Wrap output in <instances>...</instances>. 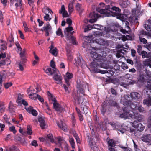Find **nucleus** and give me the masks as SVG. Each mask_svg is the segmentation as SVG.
Segmentation results:
<instances>
[{
  "label": "nucleus",
  "instance_id": "f257e3e1",
  "mask_svg": "<svg viewBox=\"0 0 151 151\" xmlns=\"http://www.w3.org/2000/svg\"><path fill=\"white\" fill-rule=\"evenodd\" d=\"M97 11L101 14H104L106 17L115 16L121 12L119 8L116 6H112L111 5H106L104 9L98 8Z\"/></svg>",
  "mask_w": 151,
  "mask_h": 151
},
{
  "label": "nucleus",
  "instance_id": "f03ea898",
  "mask_svg": "<svg viewBox=\"0 0 151 151\" xmlns=\"http://www.w3.org/2000/svg\"><path fill=\"white\" fill-rule=\"evenodd\" d=\"M129 98V95H126L122 96L120 101L121 103L124 106H129L131 109L133 110L132 111H134L135 112L138 113L137 112H136L137 104L133 102H132V101L129 100L128 99Z\"/></svg>",
  "mask_w": 151,
  "mask_h": 151
},
{
  "label": "nucleus",
  "instance_id": "7ed1b4c3",
  "mask_svg": "<svg viewBox=\"0 0 151 151\" xmlns=\"http://www.w3.org/2000/svg\"><path fill=\"white\" fill-rule=\"evenodd\" d=\"M104 62H97L96 60H93V61L91 62L90 65L92 71L94 73H99L101 74H104L107 73V71L104 70H101L98 69V67L104 68Z\"/></svg>",
  "mask_w": 151,
  "mask_h": 151
},
{
  "label": "nucleus",
  "instance_id": "20e7f679",
  "mask_svg": "<svg viewBox=\"0 0 151 151\" xmlns=\"http://www.w3.org/2000/svg\"><path fill=\"white\" fill-rule=\"evenodd\" d=\"M120 117L126 119L131 118L132 119H137L139 122H141L142 119V116L139 113H137L134 111H132L129 115L127 114L124 112L120 115Z\"/></svg>",
  "mask_w": 151,
  "mask_h": 151
},
{
  "label": "nucleus",
  "instance_id": "39448f33",
  "mask_svg": "<svg viewBox=\"0 0 151 151\" xmlns=\"http://www.w3.org/2000/svg\"><path fill=\"white\" fill-rule=\"evenodd\" d=\"M48 96L50 97L49 99L52 100V101L53 107L57 111H62L63 110V108L61 107L60 104L57 102V101L55 98H53L52 95L49 92L48 93Z\"/></svg>",
  "mask_w": 151,
  "mask_h": 151
},
{
  "label": "nucleus",
  "instance_id": "423d86ee",
  "mask_svg": "<svg viewBox=\"0 0 151 151\" xmlns=\"http://www.w3.org/2000/svg\"><path fill=\"white\" fill-rule=\"evenodd\" d=\"M90 53L91 57L97 62H102L105 61V58L99 54H98L97 53L91 51Z\"/></svg>",
  "mask_w": 151,
  "mask_h": 151
},
{
  "label": "nucleus",
  "instance_id": "0eeeda50",
  "mask_svg": "<svg viewBox=\"0 0 151 151\" xmlns=\"http://www.w3.org/2000/svg\"><path fill=\"white\" fill-rule=\"evenodd\" d=\"M52 29L50 24L48 23L45 24L43 27L41 29L42 31H44L45 32V35L46 36L49 35V32H50Z\"/></svg>",
  "mask_w": 151,
  "mask_h": 151
},
{
  "label": "nucleus",
  "instance_id": "6e6552de",
  "mask_svg": "<svg viewBox=\"0 0 151 151\" xmlns=\"http://www.w3.org/2000/svg\"><path fill=\"white\" fill-rule=\"evenodd\" d=\"M89 16L92 18L89 20V22L93 23L96 22L97 18L100 17V15L97 13L93 12L90 13Z\"/></svg>",
  "mask_w": 151,
  "mask_h": 151
},
{
  "label": "nucleus",
  "instance_id": "1a4fd4ad",
  "mask_svg": "<svg viewBox=\"0 0 151 151\" xmlns=\"http://www.w3.org/2000/svg\"><path fill=\"white\" fill-rule=\"evenodd\" d=\"M65 33L67 35L66 36V39L68 41H69L70 39V40H69V42H72V43L74 45H76V42L75 41V37L73 36V34L74 32V31H73L72 32H71L70 33V36H69L68 35L70 34V32L69 33H67V32H66V31H64Z\"/></svg>",
  "mask_w": 151,
  "mask_h": 151
},
{
  "label": "nucleus",
  "instance_id": "9d476101",
  "mask_svg": "<svg viewBox=\"0 0 151 151\" xmlns=\"http://www.w3.org/2000/svg\"><path fill=\"white\" fill-rule=\"evenodd\" d=\"M73 77V75L71 73L67 72L66 75L64 76V79L68 86L69 87L70 86V80Z\"/></svg>",
  "mask_w": 151,
  "mask_h": 151
},
{
  "label": "nucleus",
  "instance_id": "9b49d317",
  "mask_svg": "<svg viewBox=\"0 0 151 151\" xmlns=\"http://www.w3.org/2000/svg\"><path fill=\"white\" fill-rule=\"evenodd\" d=\"M141 139L143 141L147 143L148 145H151V134L143 135Z\"/></svg>",
  "mask_w": 151,
  "mask_h": 151
},
{
  "label": "nucleus",
  "instance_id": "f8f14e48",
  "mask_svg": "<svg viewBox=\"0 0 151 151\" xmlns=\"http://www.w3.org/2000/svg\"><path fill=\"white\" fill-rule=\"evenodd\" d=\"M129 95L130 96H131V97L133 99L138 100L141 99L140 95L137 92H132L130 93V95Z\"/></svg>",
  "mask_w": 151,
  "mask_h": 151
},
{
  "label": "nucleus",
  "instance_id": "ddd939ff",
  "mask_svg": "<svg viewBox=\"0 0 151 151\" xmlns=\"http://www.w3.org/2000/svg\"><path fill=\"white\" fill-rule=\"evenodd\" d=\"M66 21L67 23L69 25L68 27L65 29L66 32H67L68 34L69 33V32L70 31L73 30V29L72 27L70 26L72 24V21L70 19L68 18L66 19Z\"/></svg>",
  "mask_w": 151,
  "mask_h": 151
},
{
  "label": "nucleus",
  "instance_id": "4468645a",
  "mask_svg": "<svg viewBox=\"0 0 151 151\" xmlns=\"http://www.w3.org/2000/svg\"><path fill=\"white\" fill-rule=\"evenodd\" d=\"M38 121L40 123V126L42 129L45 128L46 124L45 120V118L40 117L38 119Z\"/></svg>",
  "mask_w": 151,
  "mask_h": 151
},
{
  "label": "nucleus",
  "instance_id": "2eb2a0df",
  "mask_svg": "<svg viewBox=\"0 0 151 151\" xmlns=\"http://www.w3.org/2000/svg\"><path fill=\"white\" fill-rule=\"evenodd\" d=\"M76 62L77 66L78 65L80 66L82 68H83L86 65L85 62L82 58L81 60L80 58H77V59L76 60Z\"/></svg>",
  "mask_w": 151,
  "mask_h": 151
},
{
  "label": "nucleus",
  "instance_id": "dca6fc26",
  "mask_svg": "<svg viewBox=\"0 0 151 151\" xmlns=\"http://www.w3.org/2000/svg\"><path fill=\"white\" fill-rule=\"evenodd\" d=\"M148 91H146L147 94L150 96V94L148 93ZM143 103L144 104L146 105L147 106H150L151 105V96H149L147 98L144 99Z\"/></svg>",
  "mask_w": 151,
  "mask_h": 151
},
{
  "label": "nucleus",
  "instance_id": "f3484780",
  "mask_svg": "<svg viewBox=\"0 0 151 151\" xmlns=\"http://www.w3.org/2000/svg\"><path fill=\"white\" fill-rule=\"evenodd\" d=\"M57 124L58 126L65 132H67L68 131V129L67 126L62 121H61L60 123L57 122Z\"/></svg>",
  "mask_w": 151,
  "mask_h": 151
},
{
  "label": "nucleus",
  "instance_id": "a211bd4d",
  "mask_svg": "<svg viewBox=\"0 0 151 151\" xmlns=\"http://www.w3.org/2000/svg\"><path fill=\"white\" fill-rule=\"evenodd\" d=\"M60 14H62L63 17H67L68 16V14L66 11L65 10L64 5H62L61 9L59 11Z\"/></svg>",
  "mask_w": 151,
  "mask_h": 151
},
{
  "label": "nucleus",
  "instance_id": "6ab92c4d",
  "mask_svg": "<svg viewBox=\"0 0 151 151\" xmlns=\"http://www.w3.org/2000/svg\"><path fill=\"white\" fill-rule=\"evenodd\" d=\"M73 97L75 102L78 104H79L80 103L82 104L84 101V99L82 97L79 98L78 96H77L76 95L74 94L73 95Z\"/></svg>",
  "mask_w": 151,
  "mask_h": 151
},
{
  "label": "nucleus",
  "instance_id": "aec40b11",
  "mask_svg": "<svg viewBox=\"0 0 151 151\" xmlns=\"http://www.w3.org/2000/svg\"><path fill=\"white\" fill-rule=\"evenodd\" d=\"M14 39L13 37V35L12 33L10 34V35L9 36V38H7V43L10 44L9 45V47H11L14 45Z\"/></svg>",
  "mask_w": 151,
  "mask_h": 151
},
{
  "label": "nucleus",
  "instance_id": "412c9836",
  "mask_svg": "<svg viewBox=\"0 0 151 151\" xmlns=\"http://www.w3.org/2000/svg\"><path fill=\"white\" fill-rule=\"evenodd\" d=\"M96 42L100 45H107L108 44V43L107 41H105L104 39L100 38L96 39Z\"/></svg>",
  "mask_w": 151,
  "mask_h": 151
},
{
  "label": "nucleus",
  "instance_id": "4be33fe9",
  "mask_svg": "<svg viewBox=\"0 0 151 151\" xmlns=\"http://www.w3.org/2000/svg\"><path fill=\"white\" fill-rule=\"evenodd\" d=\"M22 0H10L11 4H13L14 1H16V3L15 4V6L17 8L18 7H21L22 4L21 3Z\"/></svg>",
  "mask_w": 151,
  "mask_h": 151
},
{
  "label": "nucleus",
  "instance_id": "5701e85b",
  "mask_svg": "<svg viewBox=\"0 0 151 151\" xmlns=\"http://www.w3.org/2000/svg\"><path fill=\"white\" fill-rule=\"evenodd\" d=\"M83 88H78V92H79L80 93L82 94L83 95H84V91L85 89H86L87 88H88V85L87 84L85 83L83 84Z\"/></svg>",
  "mask_w": 151,
  "mask_h": 151
},
{
  "label": "nucleus",
  "instance_id": "b1692460",
  "mask_svg": "<svg viewBox=\"0 0 151 151\" xmlns=\"http://www.w3.org/2000/svg\"><path fill=\"white\" fill-rule=\"evenodd\" d=\"M53 78L55 80L57 81V83L59 84L62 83V78L61 76L58 74H55Z\"/></svg>",
  "mask_w": 151,
  "mask_h": 151
},
{
  "label": "nucleus",
  "instance_id": "393cba45",
  "mask_svg": "<svg viewBox=\"0 0 151 151\" xmlns=\"http://www.w3.org/2000/svg\"><path fill=\"white\" fill-rule=\"evenodd\" d=\"M6 42L5 41L0 40V48L1 51L4 50L6 49Z\"/></svg>",
  "mask_w": 151,
  "mask_h": 151
},
{
  "label": "nucleus",
  "instance_id": "a878e982",
  "mask_svg": "<svg viewBox=\"0 0 151 151\" xmlns=\"http://www.w3.org/2000/svg\"><path fill=\"white\" fill-rule=\"evenodd\" d=\"M65 48L66 49L67 56L68 57V60H69L71 61L73 59V57L71 53V51L68 47H66Z\"/></svg>",
  "mask_w": 151,
  "mask_h": 151
},
{
  "label": "nucleus",
  "instance_id": "bb28decb",
  "mask_svg": "<svg viewBox=\"0 0 151 151\" xmlns=\"http://www.w3.org/2000/svg\"><path fill=\"white\" fill-rule=\"evenodd\" d=\"M42 12L45 14L48 13H53V12L47 6H45L42 9Z\"/></svg>",
  "mask_w": 151,
  "mask_h": 151
},
{
  "label": "nucleus",
  "instance_id": "cd10ccee",
  "mask_svg": "<svg viewBox=\"0 0 151 151\" xmlns=\"http://www.w3.org/2000/svg\"><path fill=\"white\" fill-rule=\"evenodd\" d=\"M56 71V68H52V69L51 68H48L46 70V72L47 73H49L50 75H52L55 73Z\"/></svg>",
  "mask_w": 151,
  "mask_h": 151
},
{
  "label": "nucleus",
  "instance_id": "c85d7f7f",
  "mask_svg": "<svg viewBox=\"0 0 151 151\" xmlns=\"http://www.w3.org/2000/svg\"><path fill=\"white\" fill-rule=\"evenodd\" d=\"M107 143L109 146L111 147H114L115 145V141L112 139H109L107 141Z\"/></svg>",
  "mask_w": 151,
  "mask_h": 151
},
{
  "label": "nucleus",
  "instance_id": "c756f323",
  "mask_svg": "<svg viewBox=\"0 0 151 151\" xmlns=\"http://www.w3.org/2000/svg\"><path fill=\"white\" fill-rule=\"evenodd\" d=\"M143 64L144 66H149L151 67V60L147 59L145 60L143 62Z\"/></svg>",
  "mask_w": 151,
  "mask_h": 151
},
{
  "label": "nucleus",
  "instance_id": "7c9ffc66",
  "mask_svg": "<svg viewBox=\"0 0 151 151\" xmlns=\"http://www.w3.org/2000/svg\"><path fill=\"white\" fill-rule=\"evenodd\" d=\"M26 133L25 135H27V134L28 135H31L32 133V132L31 129V127L30 125H28L27 127V131L25 132Z\"/></svg>",
  "mask_w": 151,
  "mask_h": 151
},
{
  "label": "nucleus",
  "instance_id": "2f4dec72",
  "mask_svg": "<svg viewBox=\"0 0 151 151\" xmlns=\"http://www.w3.org/2000/svg\"><path fill=\"white\" fill-rule=\"evenodd\" d=\"M5 151H19V150L16 147L12 146L9 148H6Z\"/></svg>",
  "mask_w": 151,
  "mask_h": 151
},
{
  "label": "nucleus",
  "instance_id": "473e14b6",
  "mask_svg": "<svg viewBox=\"0 0 151 151\" xmlns=\"http://www.w3.org/2000/svg\"><path fill=\"white\" fill-rule=\"evenodd\" d=\"M95 144V143L92 142H90V145L91 149L94 151H97L98 149L96 146H94Z\"/></svg>",
  "mask_w": 151,
  "mask_h": 151
},
{
  "label": "nucleus",
  "instance_id": "72a5a7b5",
  "mask_svg": "<svg viewBox=\"0 0 151 151\" xmlns=\"http://www.w3.org/2000/svg\"><path fill=\"white\" fill-rule=\"evenodd\" d=\"M136 129H137V130L139 131H142L144 129V127L141 123H139Z\"/></svg>",
  "mask_w": 151,
  "mask_h": 151
},
{
  "label": "nucleus",
  "instance_id": "f704fd0d",
  "mask_svg": "<svg viewBox=\"0 0 151 151\" xmlns=\"http://www.w3.org/2000/svg\"><path fill=\"white\" fill-rule=\"evenodd\" d=\"M68 8L69 12L71 13L73 11V4L72 3L69 4L68 5Z\"/></svg>",
  "mask_w": 151,
  "mask_h": 151
},
{
  "label": "nucleus",
  "instance_id": "c9c22d12",
  "mask_svg": "<svg viewBox=\"0 0 151 151\" xmlns=\"http://www.w3.org/2000/svg\"><path fill=\"white\" fill-rule=\"evenodd\" d=\"M49 52L54 56L56 55L58 53L57 50L56 48H55L54 49L52 50H50Z\"/></svg>",
  "mask_w": 151,
  "mask_h": 151
},
{
  "label": "nucleus",
  "instance_id": "e433bc0d",
  "mask_svg": "<svg viewBox=\"0 0 151 151\" xmlns=\"http://www.w3.org/2000/svg\"><path fill=\"white\" fill-rule=\"evenodd\" d=\"M12 85V82H6L4 84V86L6 89H8Z\"/></svg>",
  "mask_w": 151,
  "mask_h": 151
},
{
  "label": "nucleus",
  "instance_id": "4c0bfd02",
  "mask_svg": "<svg viewBox=\"0 0 151 151\" xmlns=\"http://www.w3.org/2000/svg\"><path fill=\"white\" fill-rule=\"evenodd\" d=\"M56 34L58 36H61V37H63V35L61 29L60 28H58V29L56 31Z\"/></svg>",
  "mask_w": 151,
  "mask_h": 151
},
{
  "label": "nucleus",
  "instance_id": "58836bf2",
  "mask_svg": "<svg viewBox=\"0 0 151 151\" xmlns=\"http://www.w3.org/2000/svg\"><path fill=\"white\" fill-rule=\"evenodd\" d=\"M124 16H125L124 14H121L119 13H118L117 15L116 16H117L118 19H119L121 20H123L124 19Z\"/></svg>",
  "mask_w": 151,
  "mask_h": 151
},
{
  "label": "nucleus",
  "instance_id": "ea45409f",
  "mask_svg": "<svg viewBox=\"0 0 151 151\" xmlns=\"http://www.w3.org/2000/svg\"><path fill=\"white\" fill-rule=\"evenodd\" d=\"M119 146L124 151H132V150L130 148L122 146L121 145H120Z\"/></svg>",
  "mask_w": 151,
  "mask_h": 151
},
{
  "label": "nucleus",
  "instance_id": "a19ab883",
  "mask_svg": "<svg viewBox=\"0 0 151 151\" xmlns=\"http://www.w3.org/2000/svg\"><path fill=\"white\" fill-rule=\"evenodd\" d=\"M47 138L48 139L50 140V141L52 143H53L54 142V140L53 138L52 135L51 134H49L47 136Z\"/></svg>",
  "mask_w": 151,
  "mask_h": 151
},
{
  "label": "nucleus",
  "instance_id": "79ce46f5",
  "mask_svg": "<svg viewBox=\"0 0 151 151\" xmlns=\"http://www.w3.org/2000/svg\"><path fill=\"white\" fill-rule=\"evenodd\" d=\"M93 28V25H88L84 29V32H85L88 31L89 30H91Z\"/></svg>",
  "mask_w": 151,
  "mask_h": 151
},
{
  "label": "nucleus",
  "instance_id": "37998d69",
  "mask_svg": "<svg viewBox=\"0 0 151 151\" xmlns=\"http://www.w3.org/2000/svg\"><path fill=\"white\" fill-rule=\"evenodd\" d=\"M69 142L71 145L72 148H75V142L73 139L72 138H70L69 139Z\"/></svg>",
  "mask_w": 151,
  "mask_h": 151
},
{
  "label": "nucleus",
  "instance_id": "c03bdc74",
  "mask_svg": "<svg viewBox=\"0 0 151 151\" xmlns=\"http://www.w3.org/2000/svg\"><path fill=\"white\" fill-rule=\"evenodd\" d=\"M132 39V37L129 35H127L126 36H124L123 39L122 40L123 41H124L126 40H131Z\"/></svg>",
  "mask_w": 151,
  "mask_h": 151
},
{
  "label": "nucleus",
  "instance_id": "a18cd8bd",
  "mask_svg": "<svg viewBox=\"0 0 151 151\" xmlns=\"http://www.w3.org/2000/svg\"><path fill=\"white\" fill-rule=\"evenodd\" d=\"M138 109L140 112H143L145 111V109L142 107L141 106H139L136 109V112H137V110Z\"/></svg>",
  "mask_w": 151,
  "mask_h": 151
},
{
  "label": "nucleus",
  "instance_id": "49530a36",
  "mask_svg": "<svg viewBox=\"0 0 151 151\" xmlns=\"http://www.w3.org/2000/svg\"><path fill=\"white\" fill-rule=\"evenodd\" d=\"M36 93H31L29 94V96H31V98H32L34 100H35L37 99V95Z\"/></svg>",
  "mask_w": 151,
  "mask_h": 151
},
{
  "label": "nucleus",
  "instance_id": "de8ad7c7",
  "mask_svg": "<svg viewBox=\"0 0 151 151\" xmlns=\"http://www.w3.org/2000/svg\"><path fill=\"white\" fill-rule=\"evenodd\" d=\"M44 19L46 21H50L51 18L49 17V15L48 14H46L44 17Z\"/></svg>",
  "mask_w": 151,
  "mask_h": 151
},
{
  "label": "nucleus",
  "instance_id": "09e8293b",
  "mask_svg": "<svg viewBox=\"0 0 151 151\" xmlns=\"http://www.w3.org/2000/svg\"><path fill=\"white\" fill-rule=\"evenodd\" d=\"M139 38L141 42H143L144 44H146L147 43V40L145 38H141L140 35H139Z\"/></svg>",
  "mask_w": 151,
  "mask_h": 151
},
{
  "label": "nucleus",
  "instance_id": "8fccbe9b",
  "mask_svg": "<svg viewBox=\"0 0 151 151\" xmlns=\"http://www.w3.org/2000/svg\"><path fill=\"white\" fill-rule=\"evenodd\" d=\"M132 126L134 128H136L139 123H138L136 121H134L133 122H131Z\"/></svg>",
  "mask_w": 151,
  "mask_h": 151
},
{
  "label": "nucleus",
  "instance_id": "3c124183",
  "mask_svg": "<svg viewBox=\"0 0 151 151\" xmlns=\"http://www.w3.org/2000/svg\"><path fill=\"white\" fill-rule=\"evenodd\" d=\"M19 103H21L24 106H27L28 105V103L24 99H22L21 101H19Z\"/></svg>",
  "mask_w": 151,
  "mask_h": 151
},
{
  "label": "nucleus",
  "instance_id": "603ef678",
  "mask_svg": "<svg viewBox=\"0 0 151 151\" xmlns=\"http://www.w3.org/2000/svg\"><path fill=\"white\" fill-rule=\"evenodd\" d=\"M147 78L148 79H151V72L150 71H147L146 73Z\"/></svg>",
  "mask_w": 151,
  "mask_h": 151
},
{
  "label": "nucleus",
  "instance_id": "864d4df0",
  "mask_svg": "<svg viewBox=\"0 0 151 151\" xmlns=\"http://www.w3.org/2000/svg\"><path fill=\"white\" fill-rule=\"evenodd\" d=\"M15 45L17 47L18 50L19 51H21L22 50V49L20 47V44L18 42H17L15 43Z\"/></svg>",
  "mask_w": 151,
  "mask_h": 151
},
{
  "label": "nucleus",
  "instance_id": "5fc2aeb1",
  "mask_svg": "<svg viewBox=\"0 0 151 151\" xmlns=\"http://www.w3.org/2000/svg\"><path fill=\"white\" fill-rule=\"evenodd\" d=\"M145 27L147 30L151 32V26L146 24H145Z\"/></svg>",
  "mask_w": 151,
  "mask_h": 151
},
{
  "label": "nucleus",
  "instance_id": "6e6d98bb",
  "mask_svg": "<svg viewBox=\"0 0 151 151\" xmlns=\"http://www.w3.org/2000/svg\"><path fill=\"white\" fill-rule=\"evenodd\" d=\"M23 24L24 30L25 31H28L29 29L27 26V24L26 22H23Z\"/></svg>",
  "mask_w": 151,
  "mask_h": 151
},
{
  "label": "nucleus",
  "instance_id": "4d7b16f0",
  "mask_svg": "<svg viewBox=\"0 0 151 151\" xmlns=\"http://www.w3.org/2000/svg\"><path fill=\"white\" fill-rule=\"evenodd\" d=\"M9 110L11 113H13L14 111V107L12 106H9Z\"/></svg>",
  "mask_w": 151,
  "mask_h": 151
},
{
  "label": "nucleus",
  "instance_id": "13d9d810",
  "mask_svg": "<svg viewBox=\"0 0 151 151\" xmlns=\"http://www.w3.org/2000/svg\"><path fill=\"white\" fill-rule=\"evenodd\" d=\"M147 54V52L145 51H142L140 53V55H142L143 58H144L146 57Z\"/></svg>",
  "mask_w": 151,
  "mask_h": 151
},
{
  "label": "nucleus",
  "instance_id": "bf43d9fd",
  "mask_svg": "<svg viewBox=\"0 0 151 151\" xmlns=\"http://www.w3.org/2000/svg\"><path fill=\"white\" fill-rule=\"evenodd\" d=\"M101 111L102 113L104 115L106 111V108L104 106H102L101 108Z\"/></svg>",
  "mask_w": 151,
  "mask_h": 151
},
{
  "label": "nucleus",
  "instance_id": "052dcab7",
  "mask_svg": "<svg viewBox=\"0 0 151 151\" xmlns=\"http://www.w3.org/2000/svg\"><path fill=\"white\" fill-rule=\"evenodd\" d=\"M5 107L2 104H0V112L1 113H3L4 111Z\"/></svg>",
  "mask_w": 151,
  "mask_h": 151
},
{
  "label": "nucleus",
  "instance_id": "680f3d73",
  "mask_svg": "<svg viewBox=\"0 0 151 151\" xmlns=\"http://www.w3.org/2000/svg\"><path fill=\"white\" fill-rule=\"evenodd\" d=\"M93 28L96 29H98L101 30V26L99 25L98 24H94L93 25Z\"/></svg>",
  "mask_w": 151,
  "mask_h": 151
},
{
  "label": "nucleus",
  "instance_id": "e2e57ef3",
  "mask_svg": "<svg viewBox=\"0 0 151 151\" xmlns=\"http://www.w3.org/2000/svg\"><path fill=\"white\" fill-rule=\"evenodd\" d=\"M138 48L137 49V52L140 55V53L142 52V47L140 45H138Z\"/></svg>",
  "mask_w": 151,
  "mask_h": 151
},
{
  "label": "nucleus",
  "instance_id": "0e129e2a",
  "mask_svg": "<svg viewBox=\"0 0 151 151\" xmlns=\"http://www.w3.org/2000/svg\"><path fill=\"white\" fill-rule=\"evenodd\" d=\"M122 109L123 111L127 114L129 113L130 111V110L128 109V108L127 107L122 108Z\"/></svg>",
  "mask_w": 151,
  "mask_h": 151
},
{
  "label": "nucleus",
  "instance_id": "69168bd1",
  "mask_svg": "<svg viewBox=\"0 0 151 151\" xmlns=\"http://www.w3.org/2000/svg\"><path fill=\"white\" fill-rule=\"evenodd\" d=\"M25 108L27 111L29 113H30L33 109V107L31 106L28 108L25 107Z\"/></svg>",
  "mask_w": 151,
  "mask_h": 151
},
{
  "label": "nucleus",
  "instance_id": "338daca9",
  "mask_svg": "<svg viewBox=\"0 0 151 151\" xmlns=\"http://www.w3.org/2000/svg\"><path fill=\"white\" fill-rule=\"evenodd\" d=\"M4 65H8V64L5 62L4 60H2L0 62V66Z\"/></svg>",
  "mask_w": 151,
  "mask_h": 151
},
{
  "label": "nucleus",
  "instance_id": "774afa93",
  "mask_svg": "<svg viewBox=\"0 0 151 151\" xmlns=\"http://www.w3.org/2000/svg\"><path fill=\"white\" fill-rule=\"evenodd\" d=\"M148 127L149 128H150V131L151 132V118L148 120Z\"/></svg>",
  "mask_w": 151,
  "mask_h": 151
}]
</instances>
